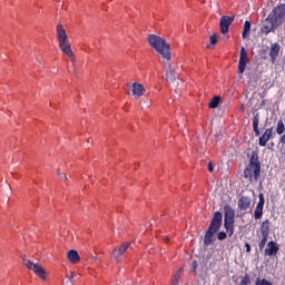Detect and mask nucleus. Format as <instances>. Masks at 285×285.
<instances>
[{"instance_id":"1","label":"nucleus","mask_w":285,"mask_h":285,"mask_svg":"<svg viewBox=\"0 0 285 285\" xmlns=\"http://www.w3.org/2000/svg\"><path fill=\"white\" fill-rule=\"evenodd\" d=\"M147 42L150 45L158 55L165 59V61H170L173 59V55L170 53V45L164 39L163 37H159L157 35H149L147 37Z\"/></svg>"},{"instance_id":"2","label":"nucleus","mask_w":285,"mask_h":285,"mask_svg":"<svg viewBox=\"0 0 285 285\" xmlns=\"http://www.w3.org/2000/svg\"><path fill=\"white\" fill-rule=\"evenodd\" d=\"M56 32L61 52L69 57L70 61H75V52H72V47L70 46V40L68 39V33L63 24H57Z\"/></svg>"},{"instance_id":"3","label":"nucleus","mask_w":285,"mask_h":285,"mask_svg":"<svg viewBox=\"0 0 285 285\" xmlns=\"http://www.w3.org/2000/svg\"><path fill=\"white\" fill-rule=\"evenodd\" d=\"M262 173V163H259V156L256 151L252 154L248 166L244 170V178L253 181V177L255 181H258L259 175Z\"/></svg>"},{"instance_id":"4","label":"nucleus","mask_w":285,"mask_h":285,"mask_svg":"<svg viewBox=\"0 0 285 285\" xmlns=\"http://www.w3.org/2000/svg\"><path fill=\"white\" fill-rule=\"evenodd\" d=\"M222 222H223L222 212H216L205 234V238H204L205 246H209V244H213V242H215V234L219 230V228H222Z\"/></svg>"},{"instance_id":"5","label":"nucleus","mask_w":285,"mask_h":285,"mask_svg":"<svg viewBox=\"0 0 285 285\" xmlns=\"http://www.w3.org/2000/svg\"><path fill=\"white\" fill-rule=\"evenodd\" d=\"M225 217H224V228L226 229L227 235L233 237L235 233V209L230 205H225Z\"/></svg>"},{"instance_id":"6","label":"nucleus","mask_w":285,"mask_h":285,"mask_svg":"<svg viewBox=\"0 0 285 285\" xmlns=\"http://www.w3.org/2000/svg\"><path fill=\"white\" fill-rule=\"evenodd\" d=\"M22 264L29 271H32V273H35V275H37V277H39L40 279L46 282V279L48 277V274L46 273V269L41 265H39V264L28 259V258H23Z\"/></svg>"},{"instance_id":"7","label":"nucleus","mask_w":285,"mask_h":285,"mask_svg":"<svg viewBox=\"0 0 285 285\" xmlns=\"http://www.w3.org/2000/svg\"><path fill=\"white\" fill-rule=\"evenodd\" d=\"M276 28H279V24L268 14L263 21L261 32H263V35H271V32H275Z\"/></svg>"},{"instance_id":"8","label":"nucleus","mask_w":285,"mask_h":285,"mask_svg":"<svg viewBox=\"0 0 285 285\" xmlns=\"http://www.w3.org/2000/svg\"><path fill=\"white\" fill-rule=\"evenodd\" d=\"M269 16L275 20V23H278V26H282L284 23V17H285V4H278L275 7Z\"/></svg>"},{"instance_id":"9","label":"nucleus","mask_w":285,"mask_h":285,"mask_svg":"<svg viewBox=\"0 0 285 285\" xmlns=\"http://www.w3.org/2000/svg\"><path fill=\"white\" fill-rule=\"evenodd\" d=\"M246 63H248V52L246 51V48L242 47L239 61H238L239 75H244V71L246 70Z\"/></svg>"},{"instance_id":"10","label":"nucleus","mask_w":285,"mask_h":285,"mask_svg":"<svg viewBox=\"0 0 285 285\" xmlns=\"http://www.w3.org/2000/svg\"><path fill=\"white\" fill-rule=\"evenodd\" d=\"M233 21H235V18L230 17V16H223L220 18V32L223 35H226L228 32V28H230V26L233 24Z\"/></svg>"},{"instance_id":"11","label":"nucleus","mask_w":285,"mask_h":285,"mask_svg":"<svg viewBox=\"0 0 285 285\" xmlns=\"http://www.w3.org/2000/svg\"><path fill=\"white\" fill-rule=\"evenodd\" d=\"M259 197V200H258V204L255 208V212H254V218L255 219H262V215H264V204H265V199H264V194H259L258 195Z\"/></svg>"},{"instance_id":"12","label":"nucleus","mask_w":285,"mask_h":285,"mask_svg":"<svg viewBox=\"0 0 285 285\" xmlns=\"http://www.w3.org/2000/svg\"><path fill=\"white\" fill-rule=\"evenodd\" d=\"M128 248H130V243H124L118 249L114 250L112 258L116 262H121V257H124V254L126 250H128Z\"/></svg>"},{"instance_id":"13","label":"nucleus","mask_w":285,"mask_h":285,"mask_svg":"<svg viewBox=\"0 0 285 285\" xmlns=\"http://www.w3.org/2000/svg\"><path fill=\"white\" fill-rule=\"evenodd\" d=\"M131 91L135 97H144V92H146V88H144V85L139 82H134L131 86Z\"/></svg>"},{"instance_id":"14","label":"nucleus","mask_w":285,"mask_h":285,"mask_svg":"<svg viewBox=\"0 0 285 285\" xmlns=\"http://www.w3.org/2000/svg\"><path fill=\"white\" fill-rule=\"evenodd\" d=\"M279 252V246L275 242H269L267 244V248L265 249V255H268L269 257H273V255H277Z\"/></svg>"},{"instance_id":"15","label":"nucleus","mask_w":285,"mask_h":285,"mask_svg":"<svg viewBox=\"0 0 285 285\" xmlns=\"http://www.w3.org/2000/svg\"><path fill=\"white\" fill-rule=\"evenodd\" d=\"M273 137V128L266 129V131L261 136L258 144L259 146H266L269 139Z\"/></svg>"},{"instance_id":"16","label":"nucleus","mask_w":285,"mask_h":285,"mask_svg":"<svg viewBox=\"0 0 285 285\" xmlns=\"http://www.w3.org/2000/svg\"><path fill=\"white\" fill-rule=\"evenodd\" d=\"M269 57H271L273 63H275V61H277V57H279V43L276 42L271 46Z\"/></svg>"},{"instance_id":"17","label":"nucleus","mask_w":285,"mask_h":285,"mask_svg":"<svg viewBox=\"0 0 285 285\" xmlns=\"http://www.w3.org/2000/svg\"><path fill=\"white\" fill-rule=\"evenodd\" d=\"M67 257H68L70 264H79V262L81 261L79 253L75 249H70L67 254Z\"/></svg>"},{"instance_id":"18","label":"nucleus","mask_w":285,"mask_h":285,"mask_svg":"<svg viewBox=\"0 0 285 285\" xmlns=\"http://www.w3.org/2000/svg\"><path fill=\"white\" fill-rule=\"evenodd\" d=\"M238 208H240V210H248V208H250V198L242 196L238 200Z\"/></svg>"},{"instance_id":"19","label":"nucleus","mask_w":285,"mask_h":285,"mask_svg":"<svg viewBox=\"0 0 285 285\" xmlns=\"http://www.w3.org/2000/svg\"><path fill=\"white\" fill-rule=\"evenodd\" d=\"M269 233H271V220L266 219L265 222L262 223L261 235L268 237Z\"/></svg>"},{"instance_id":"20","label":"nucleus","mask_w":285,"mask_h":285,"mask_svg":"<svg viewBox=\"0 0 285 285\" xmlns=\"http://www.w3.org/2000/svg\"><path fill=\"white\" fill-rule=\"evenodd\" d=\"M166 68V77H167V81H175L176 75H175V70H173V68L170 67V63L165 65Z\"/></svg>"},{"instance_id":"21","label":"nucleus","mask_w":285,"mask_h":285,"mask_svg":"<svg viewBox=\"0 0 285 285\" xmlns=\"http://www.w3.org/2000/svg\"><path fill=\"white\" fill-rule=\"evenodd\" d=\"M253 128L256 137H259V114H256L253 118Z\"/></svg>"},{"instance_id":"22","label":"nucleus","mask_w":285,"mask_h":285,"mask_svg":"<svg viewBox=\"0 0 285 285\" xmlns=\"http://www.w3.org/2000/svg\"><path fill=\"white\" fill-rule=\"evenodd\" d=\"M250 35V21H245L243 27V39H248V36Z\"/></svg>"},{"instance_id":"23","label":"nucleus","mask_w":285,"mask_h":285,"mask_svg":"<svg viewBox=\"0 0 285 285\" xmlns=\"http://www.w3.org/2000/svg\"><path fill=\"white\" fill-rule=\"evenodd\" d=\"M219 96H216V97H214L210 101H209V105H208V107L209 108H217V106H219Z\"/></svg>"},{"instance_id":"24","label":"nucleus","mask_w":285,"mask_h":285,"mask_svg":"<svg viewBox=\"0 0 285 285\" xmlns=\"http://www.w3.org/2000/svg\"><path fill=\"white\" fill-rule=\"evenodd\" d=\"M284 130H285L284 121L279 120L276 128L277 135H283Z\"/></svg>"},{"instance_id":"25","label":"nucleus","mask_w":285,"mask_h":285,"mask_svg":"<svg viewBox=\"0 0 285 285\" xmlns=\"http://www.w3.org/2000/svg\"><path fill=\"white\" fill-rule=\"evenodd\" d=\"M266 242H268V236L262 235L261 243L258 244L259 250H264V248L266 246Z\"/></svg>"},{"instance_id":"26","label":"nucleus","mask_w":285,"mask_h":285,"mask_svg":"<svg viewBox=\"0 0 285 285\" xmlns=\"http://www.w3.org/2000/svg\"><path fill=\"white\" fill-rule=\"evenodd\" d=\"M256 285H273L271 281H266V278H257Z\"/></svg>"},{"instance_id":"27","label":"nucleus","mask_w":285,"mask_h":285,"mask_svg":"<svg viewBox=\"0 0 285 285\" xmlns=\"http://www.w3.org/2000/svg\"><path fill=\"white\" fill-rule=\"evenodd\" d=\"M250 284V276L245 275L242 277L239 285H249Z\"/></svg>"},{"instance_id":"28","label":"nucleus","mask_w":285,"mask_h":285,"mask_svg":"<svg viewBox=\"0 0 285 285\" xmlns=\"http://www.w3.org/2000/svg\"><path fill=\"white\" fill-rule=\"evenodd\" d=\"M217 239H219V242H224V239H226V232H219Z\"/></svg>"},{"instance_id":"29","label":"nucleus","mask_w":285,"mask_h":285,"mask_svg":"<svg viewBox=\"0 0 285 285\" xmlns=\"http://www.w3.org/2000/svg\"><path fill=\"white\" fill-rule=\"evenodd\" d=\"M209 41H210L212 46H215L218 41L217 36L216 35L210 36Z\"/></svg>"},{"instance_id":"30","label":"nucleus","mask_w":285,"mask_h":285,"mask_svg":"<svg viewBox=\"0 0 285 285\" xmlns=\"http://www.w3.org/2000/svg\"><path fill=\"white\" fill-rule=\"evenodd\" d=\"M58 175L59 177H61L62 179H65V181H68V176H66V174L61 173L60 170H58Z\"/></svg>"},{"instance_id":"31","label":"nucleus","mask_w":285,"mask_h":285,"mask_svg":"<svg viewBox=\"0 0 285 285\" xmlns=\"http://www.w3.org/2000/svg\"><path fill=\"white\" fill-rule=\"evenodd\" d=\"M208 171L209 173H214V170H215V166L212 164V163H208Z\"/></svg>"},{"instance_id":"32","label":"nucleus","mask_w":285,"mask_h":285,"mask_svg":"<svg viewBox=\"0 0 285 285\" xmlns=\"http://www.w3.org/2000/svg\"><path fill=\"white\" fill-rule=\"evenodd\" d=\"M245 248H246V253H250V244L246 243Z\"/></svg>"},{"instance_id":"33","label":"nucleus","mask_w":285,"mask_h":285,"mask_svg":"<svg viewBox=\"0 0 285 285\" xmlns=\"http://www.w3.org/2000/svg\"><path fill=\"white\" fill-rule=\"evenodd\" d=\"M279 144H285V135H283L279 139Z\"/></svg>"},{"instance_id":"34","label":"nucleus","mask_w":285,"mask_h":285,"mask_svg":"<svg viewBox=\"0 0 285 285\" xmlns=\"http://www.w3.org/2000/svg\"><path fill=\"white\" fill-rule=\"evenodd\" d=\"M197 271V261L194 262V272Z\"/></svg>"},{"instance_id":"35","label":"nucleus","mask_w":285,"mask_h":285,"mask_svg":"<svg viewBox=\"0 0 285 285\" xmlns=\"http://www.w3.org/2000/svg\"><path fill=\"white\" fill-rule=\"evenodd\" d=\"M75 278V274L71 273V276H69V281H72Z\"/></svg>"},{"instance_id":"36","label":"nucleus","mask_w":285,"mask_h":285,"mask_svg":"<svg viewBox=\"0 0 285 285\" xmlns=\"http://www.w3.org/2000/svg\"><path fill=\"white\" fill-rule=\"evenodd\" d=\"M173 285H177V281H174V282H173Z\"/></svg>"},{"instance_id":"37","label":"nucleus","mask_w":285,"mask_h":285,"mask_svg":"<svg viewBox=\"0 0 285 285\" xmlns=\"http://www.w3.org/2000/svg\"><path fill=\"white\" fill-rule=\"evenodd\" d=\"M207 48H210V45H208Z\"/></svg>"}]
</instances>
